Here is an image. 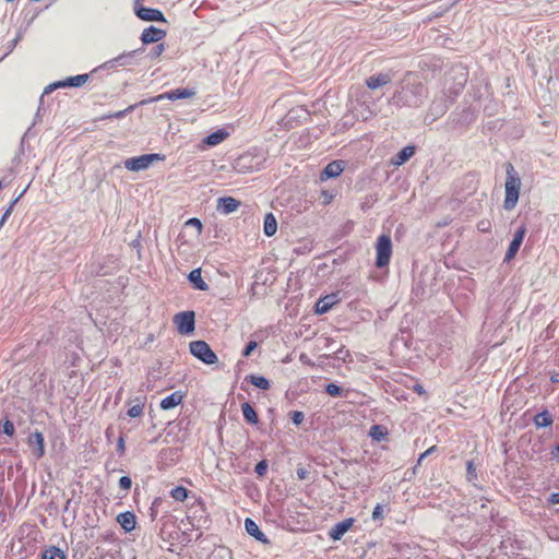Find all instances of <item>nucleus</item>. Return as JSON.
Segmentation results:
<instances>
[{"label":"nucleus","mask_w":559,"mask_h":559,"mask_svg":"<svg viewBox=\"0 0 559 559\" xmlns=\"http://www.w3.org/2000/svg\"><path fill=\"white\" fill-rule=\"evenodd\" d=\"M257 346H258V343H257V342H254V341H250V342L246 345V347H245V349H243V352H242V355H243L245 357H249V356L251 355V353L257 348Z\"/></svg>","instance_id":"nucleus-38"},{"label":"nucleus","mask_w":559,"mask_h":559,"mask_svg":"<svg viewBox=\"0 0 559 559\" xmlns=\"http://www.w3.org/2000/svg\"><path fill=\"white\" fill-rule=\"evenodd\" d=\"M1 427H2V431L3 433L8 435V436H13L14 435V425L11 420L9 419H5L2 424H1Z\"/></svg>","instance_id":"nucleus-34"},{"label":"nucleus","mask_w":559,"mask_h":559,"mask_svg":"<svg viewBox=\"0 0 559 559\" xmlns=\"http://www.w3.org/2000/svg\"><path fill=\"white\" fill-rule=\"evenodd\" d=\"M195 91L192 88H176L169 92H165L163 94L157 95L152 99V102H159L163 99L168 100H177V99H186L195 96Z\"/></svg>","instance_id":"nucleus-7"},{"label":"nucleus","mask_w":559,"mask_h":559,"mask_svg":"<svg viewBox=\"0 0 559 559\" xmlns=\"http://www.w3.org/2000/svg\"><path fill=\"white\" fill-rule=\"evenodd\" d=\"M119 486L120 488L124 489V490H129L132 486V480L129 476H122L120 477L119 479Z\"/></svg>","instance_id":"nucleus-37"},{"label":"nucleus","mask_w":559,"mask_h":559,"mask_svg":"<svg viewBox=\"0 0 559 559\" xmlns=\"http://www.w3.org/2000/svg\"><path fill=\"white\" fill-rule=\"evenodd\" d=\"M550 380L555 383H558L559 382V373L558 372L552 373L550 377Z\"/></svg>","instance_id":"nucleus-46"},{"label":"nucleus","mask_w":559,"mask_h":559,"mask_svg":"<svg viewBox=\"0 0 559 559\" xmlns=\"http://www.w3.org/2000/svg\"><path fill=\"white\" fill-rule=\"evenodd\" d=\"M183 396V393L180 391L173 392L160 401V408L167 411L178 406L182 402Z\"/></svg>","instance_id":"nucleus-17"},{"label":"nucleus","mask_w":559,"mask_h":559,"mask_svg":"<svg viewBox=\"0 0 559 559\" xmlns=\"http://www.w3.org/2000/svg\"><path fill=\"white\" fill-rule=\"evenodd\" d=\"M299 478H304V473H298Z\"/></svg>","instance_id":"nucleus-49"},{"label":"nucleus","mask_w":559,"mask_h":559,"mask_svg":"<svg viewBox=\"0 0 559 559\" xmlns=\"http://www.w3.org/2000/svg\"><path fill=\"white\" fill-rule=\"evenodd\" d=\"M354 524V519L353 518H349V519H345L344 521L342 522H338L336 523L329 532V536L333 539V540H340L346 532H348L350 530V527L353 526Z\"/></svg>","instance_id":"nucleus-13"},{"label":"nucleus","mask_w":559,"mask_h":559,"mask_svg":"<svg viewBox=\"0 0 559 559\" xmlns=\"http://www.w3.org/2000/svg\"><path fill=\"white\" fill-rule=\"evenodd\" d=\"M11 211L10 209L7 210V212L3 214L2 218H1V225L5 222V219L8 218V216L10 215Z\"/></svg>","instance_id":"nucleus-47"},{"label":"nucleus","mask_w":559,"mask_h":559,"mask_svg":"<svg viewBox=\"0 0 559 559\" xmlns=\"http://www.w3.org/2000/svg\"><path fill=\"white\" fill-rule=\"evenodd\" d=\"M344 171V162L343 160H333L329 163L320 175V179L322 181L328 180L330 178H336Z\"/></svg>","instance_id":"nucleus-12"},{"label":"nucleus","mask_w":559,"mask_h":559,"mask_svg":"<svg viewBox=\"0 0 559 559\" xmlns=\"http://www.w3.org/2000/svg\"><path fill=\"white\" fill-rule=\"evenodd\" d=\"M413 390L418 393L419 395L426 394V391L421 384H415Z\"/></svg>","instance_id":"nucleus-44"},{"label":"nucleus","mask_w":559,"mask_h":559,"mask_svg":"<svg viewBox=\"0 0 559 559\" xmlns=\"http://www.w3.org/2000/svg\"><path fill=\"white\" fill-rule=\"evenodd\" d=\"M139 19L147 22H165V16L162 11L153 8L139 7L135 11Z\"/></svg>","instance_id":"nucleus-10"},{"label":"nucleus","mask_w":559,"mask_h":559,"mask_svg":"<svg viewBox=\"0 0 559 559\" xmlns=\"http://www.w3.org/2000/svg\"><path fill=\"white\" fill-rule=\"evenodd\" d=\"M133 401L135 404L128 409L127 414L132 418L141 417L144 413L145 397H135Z\"/></svg>","instance_id":"nucleus-22"},{"label":"nucleus","mask_w":559,"mask_h":559,"mask_svg":"<svg viewBox=\"0 0 559 559\" xmlns=\"http://www.w3.org/2000/svg\"><path fill=\"white\" fill-rule=\"evenodd\" d=\"M245 526H246V530L247 532L252 535V536H255L257 538L260 539V535H263L258 525L254 523V521H252L251 519H247L246 522H245Z\"/></svg>","instance_id":"nucleus-30"},{"label":"nucleus","mask_w":559,"mask_h":559,"mask_svg":"<svg viewBox=\"0 0 559 559\" xmlns=\"http://www.w3.org/2000/svg\"><path fill=\"white\" fill-rule=\"evenodd\" d=\"M549 504H559V492H554L548 498Z\"/></svg>","instance_id":"nucleus-43"},{"label":"nucleus","mask_w":559,"mask_h":559,"mask_svg":"<svg viewBox=\"0 0 559 559\" xmlns=\"http://www.w3.org/2000/svg\"><path fill=\"white\" fill-rule=\"evenodd\" d=\"M189 496V490L183 486H177L170 490V497L176 501L183 502Z\"/></svg>","instance_id":"nucleus-29"},{"label":"nucleus","mask_w":559,"mask_h":559,"mask_svg":"<svg viewBox=\"0 0 559 559\" xmlns=\"http://www.w3.org/2000/svg\"><path fill=\"white\" fill-rule=\"evenodd\" d=\"M466 478L468 481H474L477 479L476 467L474 466V463L472 461H468L466 463Z\"/></svg>","instance_id":"nucleus-31"},{"label":"nucleus","mask_w":559,"mask_h":559,"mask_svg":"<svg viewBox=\"0 0 559 559\" xmlns=\"http://www.w3.org/2000/svg\"><path fill=\"white\" fill-rule=\"evenodd\" d=\"M174 323L182 335L192 333L195 329V316L193 311H182L174 317Z\"/></svg>","instance_id":"nucleus-5"},{"label":"nucleus","mask_w":559,"mask_h":559,"mask_svg":"<svg viewBox=\"0 0 559 559\" xmlns=\"http://www.w3.org/2000/svg\"><path fill=\"white\" fill-rule=\"evenodd\" d=\"M389 435L388 428L382 425H373L370 428L369 436L376 441L385 440Z\"/></svg>","instance_id":"nucleus-26"},{"label":"nucleus","mask_w":559,"mask_h":559,"mask_svg":"<svg viewBox=\"0 0 559 559\" xmlns=\"http://www.w3.org/2000/svg\"><path fill=\"white\" fill-rule=\"evenodd\" d=\"M189 348L190 353L205 365H214L218 360L217 355L204 341H193L189 344Z\"/></svg>","instance_id":"nucleus-3"},{"label":"nucleus","mask_w":559,"mask_h":559,"mask_svg":"<svg viewBox=\"0 0 559 559\" xmlns=\"http://www.w3.org/2000/svg\"><path fill=\"white\" fill-rule=\"evenodd\" d=\"M240 206V201L233 197H224L218 199V210L225 214L233 213Z\"/></svg>","instance_id":"nucleus-16"},{"label":"nucleus","mask_w":559,"mask_h":559,"mask_svg":"<svg viewBox=\"0 0 559 559\" xmlns=\"http://www.w3.org/2000/svg\"><path fill=\"white\" fill-rule=\"evenodd\" d=\"M325 391L331 396H338L342 392V389L335 383H329L325 386Z\"/></svg>","instance_id":"nucleus-35"},{"label":"nucleus","mask_w":559,"mask_h":559,"mask_svg":"<svg viewBox=\"0 0 559 559\" xmlns=\"http://www.w3.org/2000/svg\"><path fill=\"white\" fill-rule=\"evenodd\" d=\"M124 112H126V110L119 111V112L115 114L114 117H117V118L122 117L124 115Z\"/></svg>","instance_id":"nucleus-48"},{"label":"nucleus","mask_w":559,"mask_h":559,"mask_svg":"<svg viewBox=\"0 0 559 559\" xmlns=\"http://www.w3.org/2000/svg\"><path fill=\"white\" fill-rule=\"evenodd\" d=\"M338 302V297L336 294L326 295L320 298L316 305L317 313H326L332 307Z\"/></svg>","instance_id":"nucleus-14"},{"label":"nucleus","mask_w":559,"mask_h":559,"mask_svg":"<svg viewBox=\"0 0 559 559\" xmlns=\"http://www.w3.org/2000/svg\"><path fill=\"white\" fill-rule=\"evenodd\" d=\"M305 415L302 412L295 411L292 413V420L295 425H300L304 421Z\"/></svg>","instance_id":"nucleus-39"},{"label":"nucleus","mask_w":559,"mask_h":559,"mask_svg":"<svg viewBox=\"0 0 559 559\" xmlns=\"http://www.w3.org/2000/svg\"><path fill=\"white\" fill-rule=\"evenodd\" d=\"M552 417L551 415L549 414L548 411H543L540 413H538L535 417H534V424L536 427L538 428H542V427H549L552 425Z\"/></svg>","instance_id":"nucleus-25"},{"label":"nucleus","mask_w":559,"mask_h":559,"mask_svg":"<svg viewBox=\"0 0 559 559\" xmlns=\"http://www.w3.org/2000/svg\"><path fill=\"white\" fill-rule=\"evenodd\" d=\"M186 226H191V227L195 228L198 236H200L202 234L203 225L199 218H195V217L189 218L186 222Z\"/></svg>","instance_id":"nucleus-32"},{"label":"nucleus","mask_w":559,"mask_h":559,"mask_svg":"<svg viewBox=\"0 0 559 559\" xmlns=\"http://www.w3.org/2000/svg\"><path fill=\"white\" fill-rule=\"evenodd\" d=\"M27 444L37 460L44 456L45 439L40 431H35L31 433L27 438Z\"/></svg>","instance_id":"nucleus-9"},{"label":"nucleus","mask_w":559,"mask_h":559,"mask_svg":"<svg viewBox=\"0 0 559 559\" xmlns=\"http://www.w3.org/2000/svg\"><path fill=\"white\" fill-rule=\"evenodd\" d=\"M521 178L511 163L506 165L504 200L503 207L507 211L513 210L519 201L521 190Z\"/></svg>","instance_id":"nucleus-1"},{"label":"nucleus","mask_w":559,"mask_h":559,"mask_svg":"<svg viewBox=\"0 0 559 559\" xmlns=\"http://www.w3.org/2000/svg\"><path fill=\"white\" fill-rule=\"evenodd\" d=\"M165 49H166L165 44L162 43V44L156 45L151 51V58L157 59L158 57L162 56V53L165 51Z\"/></svg>","instance_id":"nucleus-36"},{"label":"nucleus","mask_w":559,"mask_h":559,"mask_svg":"<svg viewBox=\"0 0 559 559\" xmlns=\"http://www.w3.org/2000/svg\"><path fill=\"white\" fill-rule=\"evenodd\" d=\"M248 381L253 384L254 386L261 389V390H269L270 389V381L262 377V376H254L251 374L247 377Z\"/></svg>","instance_id":"nucleus-28"},{"label":"nucleus","mask_w":559,"mask_h":559,"mask_svg":"<svg viewBox=\"0 0 559 559\" xmlns=\"http://www.w3.org/2000/svg\"><path fill=\"white\" fill-rule=\"evenodd\" d=\"M229 133L226 130L219 129L204 138L203 143L209 146H216L225 141Z\"/></svg>","instance_id":"nucleus-19"},{"label":"nucleus","mask_w":559,"mask_h":559,"mask_svg":"<svg viewBox=\"0 0 559 559\" xmlns=\"http://www.w3.org/2000/svg\"><path fill=\"white\" fill-rule=\"evenodd\" d=\"M118 450L123 452L124 451V439L122 437L118 440Z\"/></svg>","instance_id":"nucleus-45"},{"label":"nucleus","mask_w":559,"mask_h":559,"mask_svg":"<svg viewBox=\"0 0 559 559\" xmlns=\"http://www.w3.org/2000/svg\"><path fill=\"white\" fill-rule=\"evenodd\" d=\"M267 464L265 461H261L255 465V473L260 476H263L266 472Z\"/></svg>","instance_id":"nucleus-41"},{"label":"nucleus","mask_w":559,"mask_h":559,"mask_svg":"<svg viewBox=\"0 0 559 559\" xmlns=\"http://www.w3.org/2000/svg\"><path fill=\"white\" fill-rule=\"evenodd\" d=\"M88 79H90L88 74H79V75L70 76L66 80L52 83L51 85H49L46 88V92H49L55 88H60V87H80V86L84 85L88 81Z\"/></svg>","instance_id":"nucleus-6"},{"label":"nucleus","mask_w":559,"mask_h":559,"mask_svg":"<svg viewBox=\"0 0 559 559\" xmlns=\"http://www.w3.org/2000/svg\"><path fill=\"white\" fill-rule=\"evenodd\" d=\"M556 451L559 453V443L556 447Z\"/></svg>","instance_id":"nucleus-50"},{"label":"nucleus","mask_w":559,"mask_h":559,"mask_svg":"<svg viewBox=\"0 0 559 559\" xmlns=\"http://www.w3.org/2000/svg\"><path fill=\"white\" fill-rule=\"evenodd\" d=\"M241 412L243 415V418L252 425H257L259 421V417L252 405L248 402H245L241 404Z\"/></svg>","instance_id":"nucleus-21"},{"label":"nucleus","mask_w":559,"mask_h":559,"mask_svg":"<svg viewBox=\"0 0 559 559\" xmlns=\"http://www.w3.org/2000/svg\"><path fill=\"white\" fill-rule=\"evenodd\" d=\"M165 156L156 153L144 154L124 160V167L131 171H140L148 168L154 162L164 160Z\"/></svg>","instance_id":"nucleus-4"},{"label":"nucleus","mask_w":559,"mask_h":559,"mask_svg":"<svg viewBox=\"0 0 559 559\" xmlns=\"http://www.w3.org/2000/svg\"><path fill=\"white\" fill-rule=\"evenodd\" d=\"M188 278L193 283L194 287L200 290H206L209 288L207 284L202 278L201 269L192 270Z\"/></svg>","instance_id":"nucleus-23"},{"label":"nucleus","mask_w":559,"mask_h":559,"mask_svg":"<svg viewBox=\"0 0 559 559\" xmlns=\"http://www.w3.org/2000/svg\"><path fill=\"white\" fill-rule=\"evenodd\" d=\"M41 559H66V555L60 548L50 546L43 551Z\"/></svg>","instance_id":"nucleus-27"},{"label":"nucleus","mask_w":559,"mask_h":559,"mask_svg":"<svg viewBox=\"0 0 559 559\" xmlns=\"http://www.w3.org/2000/svg\"><path fill=\"white\" fill-rule=\"evenodd\" d=\"M525 234H526L525 226H521L515 231L514 237H513L512 241L510 242L509 248L506 253V257H504L506 262H510L511 260H513L515 258V255L524 240Z\"/></svg>","instance_id":"nucleus-8"},{"label":"nucleus","mask_w":559,"mask_h":559,"mask_svg":"<svg viewBox=\"0 0 559 559\" xmlns=\"http://www.w3.org/2000/svg\"><path fill=\"white\" fill-rule=\"evenodd\" d=\"M415 154V146L407 145L403 147L392 159L394 166H401L406 163Z\"/></svg>","instance_id":"nucleus-20"},{"label":"nucleus","mask_w":559,"mask_h":559,"mask_svg":"<svg viewBox=\"0 0 559 559\" xmlns=\"http://www.w3.org/2000/svg\"><path fill=\"white\" fill-rule=\"evenodd\" d=\"M492 225L491 222L487 218H484L477 223V229L480 233L488 234L491 231Z\"/></svg>","instance_id":"nucleus-33"},{"label":"nucleus","mask_w":559,"mask_h":559,"mask_svg":"<svg viewBox=\"0 0 559 559\" xmlns=\"http://www.w3.org/2000/svg\"><path fill=\"white\" fill-rule=\"evenodd\" d=\"M117 522L126 532H131L135 528L136 520L134 513L127 511L118 514Z\"/></svg>","instance_id":"nucleus-15"},{"label":"nucleus","mask_w":559,"mask_h":559,"mask_svg":"<svg viewBox=\"0 0 559 559\" xmlns=\"http://www.w3.org/2000/svg\"><path fill=\"white\" fill-rule=\"evenodd\" d=\"M391 82V75L388 73H379L372 76H369L366 80V84L369 88L376 90L380 86L386 85Z\"/></svg>","instance_id":"nucleus-18"},{"label":"nucleus","mask_w":559,"mask_h":559,"mask_svg":"<svg viewBox=\"0 0 559 559\" xmlns=\"http://www.w3.org/2000/svg\"><path fill=\"white\" fill-rule=\"evenodd\" d=\"M166 36V32L164 29L157 28L155 26H148L144 28L141 34V40L144 45L158 43Z\"/></svg>","instance_id":"nucleus-11"},{"label":"nucleus","mask_w":559,"mask_h":559,"mask_svg":"<svg viewBox=\"0 0 559 559\" xmlns=\"http://www.w3.org/2000/svg\"><path fill=\"white\" fill-rule=\"evenodd\" d=\"M372 519L373 520H382L383 519V507L381 504H377L374 508H373V511H372Z\"/></svg>","instance_id":"nucleus-40"},{"label":"nucleus","mask_w":559,"mask_h":559,"mask_svg":"<svg viewBox=\"0 0 559 559\" xmlns=\"http://www.w3.org/2000/svg\"><path fill=\"white\" fill-rule=\"evenodd\" d=\"M376 265L379 269L389 265L392 257V240L389 235H381L378 237L376 242Z\"/></svg>","instance_id":"nucleus-2"},{"label":"nucleus","mask_w":559,"mask_h":559,"mask_svg":"<svg viewBox=\"0 0 559 559\" xmlns=\"http://www.w3.org/2000/svg\"><path fill=\"white\" fill-rule=\"evenodd\" d=\"M277 230V222L272 213H269L264 217L263 231L267 237L275 235Z\"/></svg>","instance_id":"nucleus-24"},{"label":"nucleus","mask_w":559,"mask_h":559,"mask_svg":"<svg viewBox=\"0 0 559 559\" xmlns=\"http://www.w3.org/2000/svg\"><path fill=\"white\" fill-rule=\"evenodd\" d=\"M437 450V447L436 445H432L430 447L429 449H427L425 452H423L419 457H418V461H417V464H420L423 462V460L427 456H429L430 454H432L433 452H436Z\"/></svg>","instance_id":"nucleus-42"}]
</instances>
